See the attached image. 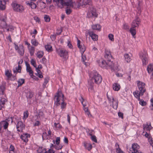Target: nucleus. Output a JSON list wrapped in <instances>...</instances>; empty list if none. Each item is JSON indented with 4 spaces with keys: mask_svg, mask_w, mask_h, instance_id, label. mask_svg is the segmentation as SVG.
<instances>
[{
    "mask_svg": "<svg viewBox=\"0 0 153 153\" xmlns=\"http://www.w3.org/2000/svg\"><path fill=\"white\" fill-rule=\"evenodd\" d=\"M92 28L93 30H99L101 28V27L99 25L96 24L92 25Z\"/></svg>",
    "mask_w": 153,
    "mask_h": 153,
    "instance_id": "29",
    "label": "nucleus"
},
{
    "mask_svg": "<svg viewBox=\"0 0 153 153\" xmlns=\"http://www.w3.org/2000/svg\"><path fill=\"white\" fill-rule=\"evenodd\" d=\"M108 38L109 39L111 40V41H114V35L111 34H110L108 35Z\"/></svg>",
    "mask_w": 153,
    "mask_h": 153,
    "instance_id": "52",
    "label": "nucleus"
},
{
    "mask_svg": "<svg viewBox=\"0 0 153 153\" xmlns=\"http://www.w3.org/2000/svg\"><path fill=\"white\" fill-rule=\"evenodd\" d=\"M141 5L142 2L140 1H138V6L137 7L138 10H140L141 9Z\"/></svg>",
    "mask_w": 153,
    "mask_h": 153,
    "instance_id": "51",
    "label": "nucleus"
},
{
    "mask_svg": "<svg viewBox=\"0 0 153 153\" xmlns=\"http://www.w3.org/2000/svg\"><path fill=\"white\" fill-rule=\"evenodd\" d=\"M5 75L8 78L10 77L12 75L11 72H10L8 70L5 71Z\"/></svg>",
    "mask_w": 153,
    "mask_h": 153,
    "instance_id": "45",
    "label": "nucleus"
},
{
    "mask_svg": "<svg viewBox=\"0 0 153 153\" xmlns=\"http://www.w3.org/2000/svg\"><path fill=\"white\" fill-rule=\"evenodd\" d=\"M107 95L108 100L112 102V106L113 108L114 109H116L117 108L118 105L117 101L116 100H115L114 98L112 97H111L112 99L109 98L107 94Z\"/></svg>",
    "mask_w": 153,
    "mask_h": 153,
    "instance_id": "11",
    "label": "nucleus"
},
{
    "mask_svg": "<svg viewBox=\"0 0 153 153\" xmlns=\"http://www.w3.org/2000/svg\"><path fill=\"white\" fill-rule=\"evenodd\" d=\"M37 152L38 153H46V149L43 148L39 147L37 150Z\"/></svg>",
    "mask_w": 153,
    "mask_h": 153,
    "instance_id": "30",
    "label": "nucleus"
},
{
    "mask_svg": "<svg viewBox=\"0 0 153 153\" xmlns=\"http://www.w3.org/2000/svg\"><path fill=\"white\" fill-rule=\"evenodd\" d=\"M26 66V71L27 72L29 73L30 76L32 78H34L35 76L33 75V72L32 71L29 64L27 62H25Z\"/></svg>",
    "mask_w": 153,
    "mask_h": 153,
    "instance_id": "10",
    "label": "nucleus"
},
{
    "mask_svg": "<svg viewBox=\"0 0 153 153\" xmlns=\"http://www.w3.org/2000/svg\"><path fill=\"white\" fill-rule=\"evenodd\" d=\"M80 41L79 40H77V45L78 47L79 48L80 51L82 55L84 52H85V47L84 45H80Z\"/></svg>",
    "mask_w": 153,
    "mask_h": 153,
    "instance_id": "17",
    "label": "nucleus"
},
{
    "mask_svg": "<svg viewBox=\"0 0 153 153\" xmlns=\"http://www.w3.org/2000/svg\"><path fill=\"white\" fill-rule=\"evenodd\" d=\"M33 93L32 92L29 91L27 93L26 96L27 98H31L33 97Z\"/></svg>",
    "mask_w": 153,
    "mask_h": 153,
    "instance_id": "33",
    "label": "nucleus"
},
{
    "mask_svg": "<svg viewBox=\"0 0 153 153\" xmlns=\"http://www.w3.org/2000/svg\"><path fill=\"white\" fill-rule=\"evenodd\" d=\"M44 19L45 22H49L50 21V18L48 15H45L44 16Z\"/></svg>",
    "mask_w": 153,
    "mask_h": 153,
    "instance_id": "39",
    "label": "nucleus"
},
{
    "mask_svg": "<svg viewBox=\"0 0 153 153\" xmlns=\"http://www.w3.org/2000/svg\"><path fill=\"white\" fill-rule=\"evenodd\" d=\"M28 112L27 111L24 113L23 119H26L28 117Z\"/></svg>",
    "mask_w": 153,
    "mask_h": 153,
    "instance_id": "50",
    "label": "nucleus"
},
{
    "mask_svg": "<svg viewBox=\"0 0 153 153\" xmlns=\"http://www.w3.org/2000/svg\"><path fill=\"white\" fill-rule=\"evenodd\" d=\"M102 78L101 76L96 71L93 73V76L92 78L90 80L88 81V83H90V82H92L93 83H95L99 84L101 82Z\"/></svg>",
    "mask_w": 153,
    "mask_h": 153,
    "instance_id": "3",
    "label": "nucleus"
},
{
    "mask_svg": "<svg viewBox=\"0 0 153 153\" xmlns=\"http://www.w3.org/2000/svg\"><path fill=\"white\" fill-rule=\"evenodd\" d=\"M5 89V88L3 85L0 86V95L3 94Z\"/></svg>",
    "mask_w": 153,
    "mask_h": 153,
    "instance_id": "41",
    "label": "nucleus"
},
{
    "mask_svg": "<svg viewBox=\"0 0 153 153\" xmlns=\"http://www.w3.org/2000/svg\"><path fill=\"white\" fill-rule=\"evenodd\" d=\"M5 121L8 123L10 122H11V123H12L13 121V118L12 117H9L8 119H6Z\"/></svg>",
    "mask_w": 153,
    "mask_h": 153,
    "instance_id": "54",
    "label": "nucleus"
},
{
    "mask_svg": "<svg viewBox=\"0 0 153 153\" xmlns=\"http://www.w3.org/2000/svg\"><path fill=\"white\" fill-rule=\"evenodd\" d=\"M123 28L125 29H128L129 28V27L126 24H124L123 25Z\"/></svg>",
    "mask_w": 153,
    "mask_h": 153,
    "instance_id": "63",
    "label": "nucleus"
},
{
    "mask_svg": "<svg viewBox=\"0 0 153 153\" xmlns=\"http://www.w3.org/2000/svg\"><path fill=\"white\" fill-rule=\"evenodd\" d=\"M56 51L60 57L64 58H66L68 57V52L65 49L63 48H59L56 50Z\"/></svg>",
    "mask_w": 153,
    "mask_h": 153,
    "instance_id": "8",
    "label": "nucleus"
},
{
    "mask_svg": "<svg viewBox=\"0 0 153 153\" xmlns=\"http://www.w3.org/2000/svg\"><path fill=\"white\" fill-rule=\"evenodd\" d=\"M25 82V80L24 79H19L18 81V86L19 87L22 85Z\"/></svg>",
    "mask_w": 153,
    "mask_h": 153,
    "instance_id": "36",
    "label": "nucleus"
},
{
    "mask_svg": "<svg viewBox=\"0 0 153 153\" xmlns=\"http://www.w3.org/2000/svg\"><path fill=\"white\" fill-rule=\"evenodd\" d=\"M46 50L49 52L52 51V47L50 45H47L45 46Z\"/></svg>",
    "mask_w": 153,
    "mask_h": 153,
    "instance_id": "42",
    "label": "nucleus"
},
{
    "mask_svg": "<svg viewBox=\"0 0 153 153\" xmlns=\"http://www.w3.org/2000/svg\"><path fill=\"white\" fill-rule=\"evenodd\" d=\"M134 28H135L131 27V28L130 29V32L133 36L135 38V35L136 34V30Z\"/></svg>",
    "mask_w": 153,
    "mask_h": 153,
    "instance_id": "27",
    "label": "nucleus"
},
{
    "mask_svg": "<svg viewBox=\"0 0 153 153\" xmlns=\"http://www.w3.org/2000/svg\"><path fill=\"white\" fill-rule=\"evenodd\" d=\"M89 86L88 88V91H91L93 90V85L94 83L92 82H90V83H88Z\"/></svg>",
    "mask_w": 153,
    "mask_h": 153,
    "instance_id": "40",
    "label": "nucleus"
},
{
    "mask_svg": "<svg viewBox=\"0 0 153 153\" xmlns=\"http://www.w3.org/2000/svg\"><path fill=\"white\" fill-rule=\"evenodd\" d=\"M137 84L139 91L136 90L133 92L134 97L137 99L139 100L140 96H142L146 91L145 83L139 81H137Z\"/></svg>",
    "mask_w": 153,
    "mask_h": 153,
    "instance_id": "2",
    "label": "nucleus"
},
{
    "mask_svg": "<svg viewBox=\"0 0 153 153\" xmlns=\"http://www.w3.org/2000/svg\"><path fill=\"white\" fill-rule=\"evenodd\" d=\"M80 100L81 101V103L83 105V107H84L86 106V105L83 103V102L84 101V99L82 97H81V99H80Z\"/></svg>",
    "mask_w": 153,
    "mask_h": 153,
    "instance_id": "62",
    "label": "nucleus"
},
{
    "mask_svg": "<svg viewBox=\"0 0 153 153\" xmlns=\"http://www.w3.org/2000/svg\"><path fill=\"white\" fill-rule=\"evenodd\" d=\"M6 100L5 99L2 98L1 99L0 101L2 105H4L6 102Z\"/></svg>",
    "mask_w": 153,
    "mask_h": 153,
    "instance_id": "55",
    "label": "nucleus"
},
{
    "mask_svg": "<svg viewBox=\"0 0 153 153\" xmlns=\"http://www.w3.org/2000/svg\"><path fill=\"white\" fill-rule=\"evenodd\" d=\"M140 20L138 17L136 18V19L134 20L131 24V27L135 28L138 27L140 24Z\"/></svg>",
    "mask_w": 153,
    "mask_h": 153,
    "instance_id": "15",
    "label": "nucleus"
},
{
    "mask_svg": "<svg viewBox=\"0 0 153 153\" xmlns=\"http://www.w3.org/2000/svg\"><path fill=\"white\" fill-rule=\"evenodd\" d=\"M138 100L140 101L139 103L140 105L143 106H145L146 105V102L144 101V100L142 99L140 100V97H139V100L138 99Z\"/></svg>",
    "mask_w": 153,
    "mask_h": 153,
    "instance_id": "44",
    "label": "nucleus"
},
{
    "mask_svg": "<svg viewBox=\"0 0 153 153\" xmlns=\"http://www.w3.org/2000/svg\"><path fill=\"white\" fill-rule=\"evenodd\" d=\"M21 66L19 65H18V68L17 67L15 69L13 70V72L14 73L17 74V72L20 73L21 72Z\"/></svg>",
    "mask_w": 153,
    "mask_h": 153,
    "instance_id": "28",
    "label": "nucleus"
},
{
    "mask_svg": "<svg viewBox=\"0 0 153 153\" xmlns=\"http://www.w3.org/2000/svg\"><path fill=\"white\" fill-rule=\"evenodd\" d=\"M125 60L127 62H129L131 60V57L128 54H125L124 55Z\"/></svg>",
    "mask_w": 153,
    "mask_h": 153,
    "instance_id": "31",
    "label": "nucleus"
},
{
    "mask_svg": "<svg viewBox=\"0 0 153 153\" xmlns=\"http://www.w3.org/2000/svg\"><path fill=\"white\" fill-rule=\"evenodd\" d=\"M48 80H49V79L47 77H46L45 78V81H44V83L43 84V85H44L45 86L47 84L48 82Z\"/></svg>",
    "mask_w": 153,
    "mask_h": 153,
    "instance_id": "60",
    "label": "nucleus"
},
{
    "mask_svg": "<svg viewBox=\"0 0 153 153\" xmlns=\"http://www.w3.org/2000/svg\"><path fill=\"white\" fill-rule=\"evenodd\" d=\"M64 96L61 91H58L54 99L55 104L56 106L61 104V108L62 109L65 108L66 105V103L64 102Z\"/></svg>",
    "mask_w": 153,
    "mask_h": 153,
    "instance_id": "1",
    "label": "nucleus"
},
{
    "mask_svg": "<svg viewBox=\"0 0 153 153\" xmlns=\"http://www.w3.org/2000/svg\"><path fill=\"white\" fill-rule=\"evenodd\" d=\"M88 33L93 41H96L97 40L98 36L94 33L93 30H89Z\"/></svg>",
    "mask_w": 153,
    "mask_h": 153,
    "instance_id": "14",
    "label": "nucleus"
},
{
    "mask_svg": "<svg viewBox=\"0 0 153 153\" xmlns=\"http://www.w3.org/2000/svg\"><path fill=\"white\" fill-rule=\"evenodd\" d=\"M39 5L40 6L41 9L45 8L46 7L45 3L42 1L40 2L39 3Z\"/></svg>",
    "mask_w": 153,
    "mask_h": 153,
    "instance_id": "37",
    "label": "nucleus"
},
{
    "mask_svg": "<svg viewBox=\"0 0 153 153\" xmlns=\"http://www.w3.org/2000/svg\"><path fill=\"white\" fill-rule=\"evenodd\" d=\"M30 137V134L27 133H24L21 136V139L25 142L27 143L28 141V138Z\"/></svg>",
    "mask_w": 153,
    "mask_h": 153,
    "instance_id": "18",
    "label": "nucleus"
},
{
    "mask_svg": "<svg viewBox=\"0 0 153 153\" xmlns=\"http://www.w3.org/2000/svg\"><path fill=\"white\" fill-rule=\"evenodd\" d=\"M6 134L8 137L13 136V135L11 134V131H7Z\"/></svg>",
    "mask_w": 153,
    "mask_h": 153,
    "instance_id": "61",
    "label": "nucleus"
},
{
    "mask_svg": "<svg viewBox=\"0 0 153 153\" xmlns=\"http://www.w3.org/2000/svg\"><path fill=\"white\" fill-rule=\"evenodd\" d=\"M43 115V112L42 111H40L39 112L38 114L35 116V117H36L37 118H38V117L39 118L40 117L42 116Z\"/></svg>",
    "mask_w": 153,
    "mask_h": 153,
    "instance_id": "47",
    "label": "nucleus"
},
{
    "mask_svg": "<svg viewBox=\"0 0 153 153\" xmlns=\"http://www.w3.org/2000/svg\"><path fill=\"white\" fill-rule=\"evenodd\" d=\"M98 63L99 66L102 68H106L107 66V62L103 59H100L98 61Z\"/></svg>",
    "mask_w": 153,
    "mask_h": 153,
    "instance_id": "20",
    "label": "nucleus"
},
{
    "mask_svg": "<svg viewBox=\"0 0 153 153\" xmlns=\"http://www.w3.org/2000/svg\"><path fill=\"white\" fill-rule=\"evenodd\" d=\"M25 128V125L21 121H19L16 125L17 131L19 132H22Z\"/></svg>",
    "mask_w": 153,
    "mask_h": 153,
    "instance_id": "12",
    "label": "nucleus"
},
{
    "mask_svg": "<svg viewBox=\"0 0 153 153\" xmlns=\"http://www.w3.org/2000/svg\"><path fill=\"white\" fill-rule=\"evenodd\" d=\"M54 125L55 127L56 128H60L61 127L60 124L59 123H55Z\"/></svg>",
    "mask_w": 153,
    "mask_h": 153,
    "instance_id": "59",
    "label": "nucleus"
},
{
    "mask_svg": "<svg viewBox=\"0 0 153 153\" xmlns=\"http://www.w3.org/2000/svg\"><path fill=\"white\" fill-rule=\"evenodd\" d=\"M116 152L117 153H123V152L121 150L120 147L116 149Z\"/></svg>",
    "mask_w": 153,
    "mask_h": 153,
    "instance_id": "56",
    "label": "nucleus"
},
{
    "mask_svg": "<svg viewBox=\"0 0 153 153\" xmlns=\"http://www.w3.org/2000/svg\"><path fill=\"white\" fill-rule=\"evenodd\" d=\"M113 88L114 91H118L120 88V86L119 84L114 83L113 84Z\"/></svg>",
    "mask_w": 153,
    "mask_h": 153,
    "instance_id": "24",
    "label": "nucleus"
},
{
    "mask_svg": "<svg viewBox=\"0 0 153 153\" xmlns=\"http://www.w3.org/2000/svg\"><path fill=\"white\" fill-rule=\"evenodd\" d=\"M140 57L141 59L143 65H146L148 62V55L145 51L140 53Z\"/></svg>",
    "mask_w": 153,
    "mask_h": 153,
    "instance_id": "6",
    "label": "nucleus"
},
{
    "mask_svg": "<svg viewBox=\"0 0 153 153\" xmlns=\"http://www.w3.org/2000/svg\"><path fill=\"white\" fill-rule=\"evenodd\" d=\"M78 7L79 8L81 6L82 7H85V1L83 0H78Z\"/></svg>",
    "mask_w": 153,
    "mask_h": 153,
    "instance_id": "23",
    "label": "nucleus"
},
{
    "mask_svg": "<svg viewBox=\"0 0 153 153\" xmlns=\"http://www.w3.org/2000/svg\"><path fill=\"white\" fill-rule=\"evenodd\" d=\"M139 146L137 143H133L132 144L131 148H130L129 152V153H136L138 152Z\"/></svg>",
    "mask_w": 153,
    "mask_h": 153,
    "instance_id": "9",
    "label": "nucleus"
},
{
    "mask_svg": "<svg viewBox=\"0 0 153 153\" xmlns=\"http://www.w3.org/2000/svg\"><path fill=\"white\" fill-rule=\"evenodd\" d=\"M31 64L33 65L35 68L36 67V61L33 59H31L30 61Z\"/></svg>",
    "mask_w": 153,
    "mask_h": 153,
    "instance_id": "49",
    "label": "nucleus"
},
{
    "mask_svg": "<svg viewBox=\"0 0 153 153\" xmlns=\"http://www.w3.org/2000/svg\"><path fill=\"white\" fill-rule=\"evenodd\" d=\"M31 43L33 45L35 46H37L39 44V43L34 39H32L31 40Z\"/></svg>",
    "mask_w": 153,
    "mask_h": 153,
    "instance_id": "43",
    "label": "nucleus"
},
{
    "mask_svg": "<svg viewBox=\"0 0 153 153\" xmlns=\"http://www.w3.org/2000/svg\"><path fill=\"white\" fill-rule=\"evenodd\" d=\"M12 5L14 10L15 11L21 13L24 10V8L23 6L18 4L15 1L13 2Z\"/></svg>",
    "mask_w": 153,
    "mask_h": 153,
    "instance_id": "5",
    "label": "nucleus"
},
{
    "mask_svg": "<svg viewBox=\"0 0 153 153\" xmlns=\"http://www.w3.org/2000/svg\"><path fill=\"white\" fill-rule=\"evenodd\" d=\"M97 14L96 13V9L91 6L90 7V8L87 13V17L90 18L94 17H97Z\"/></svg>",
    "mask_w": 153,
    "mask_h": 153,
    "instance_id": "7",
    "label": "nucleus"
},
{
    "mask_svg": "<svg viewBox=\"0 0 153 153\" xmlns=\"http://www.w3.org/2000/svg\"><path fill=\"white\" fill-rule=\"evenodd\" d=\"M104 56L107 61H111L112 59V56L110 52L108 50H105Z\"/></svg>",
    "mask_w": 153,
    "mask_h": 153,
    "instance_id": "19",
    "label": "nucleus"
},
{
    "mask_svg": "<svg viewBox=\"0 0 153 153\" xmlns=\"http://www.w3.org/2000/svg\"><path fill=\"white\" fill-rule=\"evenodd\" d=\"M29 51L31 56H33V55L35 51L34 47L33 46H31V48L29 49Z\"/></svg>",
    "mask_w": 153,
    "mask_h": 153,
    "instance_id": "38",
    "label": "nucleus"
},
{
    "mask_svg": "<svg viewBox=\"0 0 153 153\" xmlns=\"http://www.w3.org/2000/svg\"><path fill=\"white\" fill-rule=\"evenodd\" d=\"M24 47L22 46H20L18 50L19 53L21 55H23L24 53Z\"/></svg>",
    "mask_w": 153,
    "mask_h": 153,
    "instance_id": "32",
    "label": "nucleus"
},
{
    "mask_svg": "<svg viewBox=\"0 0 153 153\" xmlns=\"http://www.w3.org/2000/svg\"><path fill=\"white\" fill-rule=\"evenodd\" d=\"M40 125L39 122L38 121H37L34 124V126H38Z\"/></svg>",
    "mask_w": 153,
    "mask_h": 153,
    "instance_id": "64",
    "label": "nucleus"
},
{
    "mask_svg": "<svg viewBox=\"0 0 153 153\" xmlns=\"http://www.w3.org/2000/svg\"><path fill=\"white\" fill-rule=\"evenodd\" d=\"M43 54L44 53L43 52H39L37 53V57L40 58L43 56Z\"/></svg>",
    "mask_w": 153,
    "mask_h": 153,
    "instance_id": "46",
    "label": "nucleus"
},
{
    "mask_svg": "<svg viewBox=\"0 0 153 153\" xmlns=\"http://www.w3.org/2000/svg\"><path fill=\"white\" fill-rule=\"evenodd\" d=\"M26 3L27 5L30 6L32 9H35L36 7L35 4L33 2L27 1Z\"/></svg>",
    "mask_w": 153,
    "mask_h": 153,
    "instance_id": "26",
    "label": "nucleus"
},
{
    "mask_svg": "<svg viewBox=\"0 0 153 153\" xmlns=\"http://www.w3.org/2000/svg\"><path fill=\"white\" fill-rule=\"evenodd\" d=\"M1 123L3 126L4 129H6L7 128L9 124L6 121L1 122Z\"/></svg>",
    "mask_w": 153,
    "mask_h": 153,
    "instance_id": "34",
    "label": "nucleus"
},
{
    "mask_svg": "<svg viewBox=\"0 0 153 153\" xmlns=\"http://www.w3.org/2000/svg\"><path fill=\"white\" fill-rule=\"evenodd\" d=\"M143 127L144 130L150 131L152 128L150 123L149 124L147 123L146 124H143Z\"/></svg>",
    "mask_w": 153,
    "mask_h": 153,
    "instance_id": "21",
    "label": "nucleus"
},
{
    "mask_svg": "<svg viewBox=\"0 0 153 153\" xmlns=\"http://www.w3.org/2000/svg\"><path fill=\"white\" fill-rule=\"evenodd\" d=\"M83 144L85 148L88 151H90L91 150L92 146L91 144L86 143V142H84L83 143Z\"/></svg>",
    "mask_w": 153,
    "mask_h": 153,
    "instance_id": "22",
    "label": "nucleus"
},
{
    "mask_svg": "<svg viewBox=\"0 0 153 153\" xmlns=\"http://www.w3.org/2000/svg\"><path fill=\"white\" fill-rule=\"evenodd\" d=\"M48 4H50L52 2V0H45ZM54 2H56L58 4L60 3L62 6L67 5L72 6V4L71 2H65L63 0H53Z\"/></svg>",
    "mask_w": 153,
    "mask_h": 153,
    "instance_id": "4",
    "label": "nucleus"
},
{
    "mask_svg": "<svg viewBox=\"0 0 153 153\" xmlns=\"http://www.w3.org/2000/svg\"><path fill=\"white\" fill-rule=\"evenodd\" d=\"M91 139L92 141H93L97 143V140L96 139V137L94 135L92 136V137H91Z\"/></svg>",
    "mask_w": 153,
    "mask_h": 153,
    "instance_id": "53",
    "label": "nucleus"
},
{
    "mask_svg": "<svg viewBox=\"0 0 153 153\" xmlns=\"http://www.w3.org/2000/svg\"><path fill=\"white\" fill-rule=\"evenodd\" d=\"M66 6H67V5ZM68 7H70V6H68V7L65 9V12L66 13L67 15H69L71 13L72 10H71Z\"/></svg>",
    "mask_w": 153,
    "mask_h": 153,
    "instance_id": "35",
    "label": "nucleus"
},
{
    "mask_svg": "<svg viewBox=\"0 0 153 153\" xmlns=\"http://www.w3.org/2000/svg\"><path fill=\"white\" fill-rule=\"evenodd\" d=\"M7 1L5 2L4 0H3V2L0 0V9L1 10H3L5 8V4L6 3V2Z\"/></svg>",
    "mask_w": 153,
    "mask_h": 153,
    "instance_id": "25",
    "label": "nucleus"
},
{
    "mask_svg": "<svg viewBox=\"0 0 153 153\" xmlns=\"http://www.w3.org/2000/svg\"><path fill=\"white\" fill-rule=\"evenodd\" d=\"M147 70L149 74H151L150 76V79H153V64H150L147 67Z\"/></svg>",
    "mask_w": 153,
    "mask_h": 153,
    "instance_id": "16",
    "label": "nucleus"
},
{
    "mask_svg": "<svg viewBox=\"0 0 153 153\" xmlns=\"http://www.w3.org/2000/svg\"><path fill=\"white\" fill-rule=\"evenodd\" d=\"M15 149L14 146L13 145H10L9 149V151H15Z\"/></svg>",
    "mask_w": 153,
    "mask_h": 153,
    "instance_id": "58",
    "label": "nucleus"
},
{
    "mask_svg": "<svg viewBox=\"0 0 153 153\" xmlns=\"http://www.w3.org/2000/svg\"><path fill=\"white\" fill-rule=\"evenodd\" d=\"M85 1V7H87L88 5H90L91 4V0H87L86 1Z\"/></svg>",
    "mask_w": 153,
    "mask_h": 153,
    "instance_id": "48",
    "label": "nucleus"
},
{
    "mask_svg": "<svg viewBox=\"0 0 153 153\" xmlns=\"http://www.w3.org/2000/svg\"><path fill=\"white\" fill-rule=\"evenodd\" d=\"M56 143L57 145H58L59 144L60 142V137H57L56 140Z\"/></svg>",
    "mask_w": 153,
    "mask_h": 153,
    "instance_id": "57",
    "label": "nucleus"
},
{
    "mask_svg": "<svg viewBox=\"0 0 153 153\" xmlns=\"http://www.w3.org/2000/svg\"><path fill=\"white\" fill-rule=\"evenodd\" d=\"M108 67V68H110L111 70L116 71L117 69V67L116 66H115L114 64L112 61H108L107 62V66Z\"/></svg>",
    "mask_w": 153,
    "mask_h": 153,
    "instance_id": "13",
    "label": "nucleus"
}]
</instances>
